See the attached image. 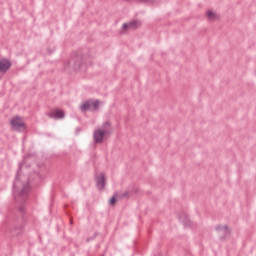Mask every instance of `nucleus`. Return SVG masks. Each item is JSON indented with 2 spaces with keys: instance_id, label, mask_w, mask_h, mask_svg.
I'll return each mask as SVG.
<instances>
[{
  "instance_id": "obj_10",
  "label": "nucleus",
  "mask_w": 256,
  "mask_h": 256,
  "mask_svg": "<svg viewBox=\"0 0 256 256\" xmlns=\"http://www.w3.org/2000/svg\"><path fill=\"white\" fill-rule=\"evenodd\" d=\"M96 185L100 190L105 189V174L100 173L98 176H96Z\"/></svg>"
},
{
  "instance_id": "obj_14",
  "label": "nucleus",
  "mask_w": 256,
  "mask_h": 256,
  "mask_svg": "<svg viewBox=\"0 0 256 256\" xmlns=\"http://www.w3.org/2000/svg\"><path fill=\"white\" fill-rule=\"evenodd\" d=\"M99 100H90V107H92L93 111H97V109H99Z\"/></svg>"
},
{
  "instance_id": "obj_16",
  "label": "nucleus",
  "mask_w": 256,
  "mask_h": 256,
  "mask_svg": "<svg viewBox=\"0 0 256 256\" xmlns=\"http://www.w3.org/2000/svg\"><path fill=\"white\" fill-rule=\"evenodd\" d=\"M119 199V194H114L113 197L110 199V205H115L117 203V200Z\"/></svg>"
},
{
  "instance_id": "obj_11",
  "label": "nucleus",
  "mask_w": 256,
  "mask_h": 256,
  "mask_svg": "<svg viewBox=\"0 0 256 256\" xmlns=\"http://www.w3.org/2000/svg\"><path fill=\"white\" fill-rule=\"evenodd\" d=\"M140 25H141L140 21L134 20L129 23H124L122 26V29H124V31H127V29H137V27H139Z\"/></svg>"
},
{
  "instance_id": "obj_1",
  "label": "nucleus",
  "mask_w": 256,
  "mask_h": 256,
  "mask_svg": "<svg viewBox=\"0 0 256 256\" xmlns=\"http://www.w3.org/2000/svg\"><path fill=\"white\" fill-rule=\"evenodd\" d=\"M21 171V168H19L17 172V176L13 183V197L17 203H25L27 199H29V193L31 191V186L29 183H31V179L28 180L27 184H23L21 191L17 190V185H19V172Z\"/></svg>"
},
{
  "instance_id": "obj_8",
  "label": "nucleus",
  "mask_w": 256,
  "mask_h": 256,
  "mask_svg": "<svg viewBox=\"0 0 256 256\" xmlns=\"http://www.w3.org/2000/svg\"><path fill=\"white\" fill-rule=\"evenodd\" d=\"M98 130L102 131V133H105L106 136H109L111 133H113V126H111L109 121H106L101 125V127L98 128Z\"/></svg>"
},
{
  "instance_id": "obj_13",
  "label": "nucleus",
  "mask_w": 256,
  "mask_h": 256,
  "mask_svg": "<svg viewBox=\"0 0 256 256\" xmlns=\"http://www.w3.org/2000/svg\"><path fill=\"white\" fill-rule=\"evenodd\" d=\"M206 17L207 19H209V21H215L218 19L217 14H215V12L209 10L208 12H206Z\"/></svg>"
},
{
  "instance_id": "obj_9",
  "label": "nucleus",
  "mask_w": 256,
  "mask_h": 256,
  "mask_svg": "<svg viewBox=\"0 0 256 256\" xmlns=\"http://www.w3.org/2000/svg\"><path fill=\"white\" fill-rule=\"evenodd\" d=\"M48 117L50 119H63L65 117V113L62 110H53L48 113Z\"/></svg>"
},
{
  "instance_id": "obj_12",
  "label": "nucleus",
  "mask_w": 256,
  "mask_h": 256,
  "mask_svg": "<svg viewBox=\"0 0 256 256\" xmlns=\"http://www.w3.org/2000/svg\"><path fill=\"white\" fill-rule=\"evenodd\" d=\"M91 109V100L86 101L80 106V110L84 113Z\"/></svg>"
},
{
  "instance_id": "obj_3",
  "label": "nucleus",
  "mask_w": 256,
  "mask_h": 256,
  "mask_svg": "<svg viewBox=\"0 0 256 256\" xmlns=\"http://www.w3.org/2000/svg\"><path fill=\"white\" fill-rule=\"evenodd\" d=\"M13 131H23L25 129V123L23 119L19 116H16L10 121Z\"/></svg>"
},
{
  "instance_id": "obj_18",
  "label": "nucleus",
  "mask_w": 256,
  "mask_h": 256,
  "mask_svg": "<svg viewBox=\"0 0 256 256\" xmlns=\"http://www.w3.org/2000/svg\"><path fill=\"white\" fill-rule=\"evenodd\" d=\"M19 211H20V213H23L25 211V208L23 206H20Z\"/></svg>"
},
{
  "instance_id": "obj_6",
  "label": "nucleus",
  "mask_w": 256,
  "mask_h": 256,
  "mask_svg": "<svg viewBox=\"0 0 256 256\" xmlns=\"http://www.w3.org/2000/svg\"><path fill=\"white\" fill-rule=\"evenodd\" d=\"M25 229L24 224H16L10 229L11 237H17V235H21Z\"/></svg>"
},
{
  "instance_id": "obj_17",
  "label": "nucleus",
  "mask_w": 256,
  "mask_h": 256,
  "mask_svg": "<svg viewBox=\"0 0 256 256\" xmlns=\"http://www.w3.org/2000/svg\"><path fill=\"white\" fill-rule=\"evenodd\" d=\"M180 221H183L185 227H191V222L189 221V218H185L183 219L182 217H180Z\"/></svg>"
},
{
  "instance_id": "obj_5",
  "label": "nucleus",
  "mask_w": 256,
  "mask_h": 256,
  "mask_svg": "<svg viewBox=\"0 0 256 256\" xmlns=\"http://www.w3.org/2000/svg\"><path fill=\"white\" fill-rule=\"evenodd\" d=\"M105 137H107V135L103 133V131L98 130V128L94 130L93 132L94 143H97V144L103 143V139H105Z\"/></svg>"
},
{
  "instance_id": "obj_19",
  "label": "nucleus",
  "mask_w": 256,
  "mask_h": 256,
  "mask_svg": "<svg viewBox=\"0 0 256 256\" xmlns=\"http://www.w3.org/2000/svg\"><path fill=\"white\" fill-rule=\"evenodd\" d=\"M36 177H39V175L35 174Z\"/></svg>"
},
{
  "instance_id": "obj_15",
  "label": "nucleus",
  "mask_w": 256,
  "mask_h": 256,
  "mask_svg": "<svg viewBox=\"0 0 256 256\" xmlns=\"http://www.w3.org/2000/svg\"><path fill=\"white\" fill-rule=\"evenodd\" d=\"M130 196H131V194L129 193V191H125L123 193H118L119 199H129Z\"/></svg>"
},
{
  "instance_id": "obj_2",
  "label": "nucleus",
  "mask_w": 256,
  "mask_h": 256,
  "mask_svg": "<svg viewBox=\"0 0 256 256\" xmlns=\"http://www.w3.org/2000/svg\"><path fill=\"white\" fill-rule=\"evenodd\" d=\"M86 59L87 57L83 56L81 52H77L74 54V57H72V59L70 60V63L74 65V69L76 71H83V69H85L86 67Z\"/></svg>"
},
{
  "instance_id": "obj_7",
  "label": "nucleus",
  "mask_w": 256,
  "mask_h": 256,
  "mask_svg": "<svg viewBox=\"0 0 256 256\" xmlns=\"http://www.w3.org/2000/svg\"><path fill=\"white\" fill-rule=\"evenodd\" d=\"M11 69V61L6 58L0 60V73H7Z\"/></svg>"
},
{
  "instance_id": "obj_4",
  "label": "nucleus",
  "mask_w": 256,
  "mask_h": 256,
  "mask_svg": "<svg viewBox=\"0 0 256 256\" xmlns=\"http://www.w3.org/2000/svg\"><path fill=\"white\" fill-rule=\"evenodd\" d=\"M215 229L222 240L225 239V237H229V235H231V230H229L227 225H218L215 227Z\"/></svg>"
}]
</instances>
